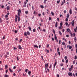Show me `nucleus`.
<instances>
[{
    "label": "nucleus",
    "instance_id": "nucleus-1",
    "mask_svg": "<svg viewBox=\"0 0 77 77\" xmlns=\"http://www.w3.org/2000/svg\"><path fill=\"white\" fill-rule=\"evenodd\" d=\"M18 15V17H20L21 16V11L20 9H19L18 10H17Z\"/></svg>",
    "mask_w": 77,
    "mask_h": 77
},
{
    "label": "nucleus",
    "instance_id": "nucleus-2",
    "mask_svg": "<svg viewBox=\"0 0 77 77\" xmlns=\"http://www.w3.org/2000/svg\"><path fill=\"white\" fill-rule=\"evenodd\" d=\"M49 63H47V64H45V69H46V68H48V66Z\"/></svg>",
    "mask_w": 77,
    "mask_h": 77
},
{
    "label": "nucleus",
    "instance_id": "nucleus-3",
    "mask_svg": "<svg viewBox=\"0 0 77 77\" xmlns=\"http://www.w3.org/2000/svg\"><path fill=\"white\" fill-rule=\"evenodd\" d=\"M66 2H65V0H64L62 2V3H61V6H62L64 4V3H65Z\"/></svg>",
    "mask_w": 77,
    "mask_h": 77
},
{
    "label": "nucleus",
    "instance_id": "nucleus-4",
    "mask_svg": "<svg viewBox=\"0 0 77 77\" xmlns=\"http://www.w3.org/2000/svg\"><path fill=\"white\" fill-rule=\"evenodd\" d=\"M68 75L70 76H72V72H69L68 73Z\"/></svg>",
    "mask_w": 77,
    "mask_h": 77
},
{
    "label": "nucleus",
    "instance_id": "nucleus-5",
    "mask_svg": "<svg viewBox=\"0 0 77 77\" xmlns=\"http://www.w3.org/2000/svg\"><path fill=\"white\" fill-rule=\"evenodd\" d=\"M74 20H73L72 21V25L73 27H74Z\"/></svg>",
    "mask_w": 77,
    "mask_h": 77
},
{
    "label": "nucleus",
    "instance_id": "nucleus-6",
    "mask_svg": "<svg viewBox=\"0 0 77 77\" xmlns=\"http://www.w3.org/2000/svg\"><path fill=\"white\" fill-rule=\"evenodd\" d=\"M10 72H13V70H12V69H11V68H9V69Z\"/></svg>",
    "mask_w": 77,
    "mask_h": 77
},
{
    "label": "nucleus",
    "instance_id": "nucleus-7",
    "mask_svg": "<svg viewBox=\"0 0 77 77\" xmlns=\"http://www.w3.org/2000/svg\"><path fill=\"white\" fill-rule=\"evenodd\" d=\"M18 47L19 49H20V50H21V49H22V47H21V46L20 45H18Z\"/></svg>",
    "mask_w": 77,
    "mask_h": 77
},
{
    "label": "nucleus",
    "instance_id": "nucleus-8",
    "mask_svg": "<svg viewBox=\"0 0 77 77\" xmlns=\"http://www.w3.org/2000/svg\"><path fill=\"white\" fill-rule=\"evenodd\" d=\"M77 26H76V28H75L74 29V31L75 32H77Z\"/></svg>",
    "mask_w": 77,
    "mask_h": 77
},
{
    "label": "nucleus",
    "instance_id": "nucleus-9",
    "mask_svg": "<svg viewBox=\"0 0 77 77\" xmlns=\"http://www.w3.org/2000/svg\"><path fill=\"white\" fill-rule=\"evenodd\" d=\"M33 46L34 47H35V48H38V46H37V45H34Z\"/></svg>",
    "mask_w": 77,
    "mask_h": 77
},
{
    "label": "nucleus",
    "instance_id": "nucleus-10",
    "mask_svg": "<svg viewBox=\"0 0 77 77\" xmlns=\"http://www.w3.org/2000/svg\"><path fill=\"white\" fill-rule=\"evenodd\" d=\"M57 63V62H56L54 64V68H55V66H56V64Z\"/></svg>",
    "mask_w": 77,
    "mask_h": 77
},
{
    "label": "nucleus",
    "instance_id": "nucleus-11",
    "mask_svg": "<svg viewBox=\"0 0 77 77\" xmlns=\"http://www.w3.org/2000/svg\"><path fill=\"white\" fill-rule=\"evenodd\" d=\"M55 26V27H57V26H58L57 22H56Z\"/></svg>",
    "mask_w": 77,
    "mask_h": 77
},
{
    "label": "nucleus",
    "instance_id": "nucleus-12",
    "mask_svg": "<svg viewBox=\"0 0 77 77\" xmlns=\"http://www.w3.org/2000/svg\"><path fill=\"white\" fill-rule=\"evenodd\" d=\"M69 31H70V29L69 28H68L67 29L66 32H67L68 33V32H69Z\"/></svg>",
    "mask_w": 77,
    "mask_h": 77
},
{
    "label": "nucleus",
    "instance_id": "nucleus-13",
    "mask_svg": "<svg viewBox=\"0 0 77 77\" xmlns=\"http://www.w3.org/2000/svg\"><path fill=\"white\" fill-rule=\"evenodd\" d=\"M72 10H71V9H70L69 10V14H70V15H71L72 14Z\"/></svg>",
    "mask_w": 77,
    "mask_h": 77
},
{
    "label": "nucleus",
    "instance_id": "nucleus-14",
    "mask_svg": "<svg viewBox=\"0 0 77 77\" xmlns=\"http://www.w3.org/2000/svg\"><path fill=\"white\" fill-rule=\"evenodd\" d=\"M25 13L26 14H29V11H25Z\"/></svg>",
    "mask_w": 77,
    "mask_h": 77
},
{
    "label": "nucleus",
    "instance_id": "nucleus-15",
    "mask_svg": "<svg viewBox=\"0 0 77 77\" xmlns=\"http://www.w3.org/2000/svg\"><path fill=\"white\" fill-rule=\"evenodd\" d=\"M69 14H67L66 18H69Z\"/></svg>",
    "mask_w": 77,
    "mask_h": 77
},
{
    "label": "nucleus",
    "instance_id": "nucleus-16",
    "mask_svg": "<svg viewBox=\"0 0 77 77\" xmlns=\"http://www.w3.org/2000/svg\"><path fill=\"white\" fill-rule=\"evenodd\" d=\"M9 9H10V7L9 6H8L7 7V10H9Z\"/></svg>",
    "mask_w": 77,
    "mask_h": 77
},
{
    "label": "nucleus",
    "instance_id": "nucleus-17",
    "mask_svg": "<svg viewBox=\"0 0 77 77\" xmlns=\"http://www.w3.org/2000/svg\"><path fill=\"white\" fill-rule=\"evenodd\" d=\"M74 40L75 41V42H76L77 41V38L76 37H75L74 38Z\"/></svg>",
    "mask_w": 77,
    "mask_h": 77
},
{
    "label": "nucleus",
    "instance_id": "nucleus-18",
    "mask_svg": "<svg viewBox=\"0 0 77 77\" xmlns=\"http://www.w3.org/2000/svg\"><path fill=\"white\" fill-rule=\"evenodd\" d=\"M63 29V26H60L59 27V29Z\"/></svg>",
    "mask_w": 77,
    "mask_h": 77
},
{
    "label": "nucleus",
    "instance_id": "nucleus-19",
    "mask_svg": "<svg viewBox=\"0 0 77 77\" xmlns=\"http://www.w3.org/2000/svg\"><path fill=\"white\" fill-rule=\"evenodd\" d=\"M26 33H27V35H30V32H29L27 31Z\"/></svg>",
    "mask_w": 77,
    "mask_h": 77
},
{
    "label": "nucleus",
    "instance_id": "nucleus-20",
    "mask_svg": "<svg viewBox=\"0 0 77 77\" xmlns=\"http://www.w3.org/2000/svg\"><path fill=\"white\" fill-rule=\"evenodd\" d=\"M9 75H7V74H5V75L4 76V77H8Z\"/></svg>",
    "mask_w": 77,
    "mask_h": 77
},
{
    "label": "nucleus",
    "instance_id": "nucleus-21",
    "mask_svg": "<svg viewBox=\"0 0 77 77\" xmlns=\"http://www.w3.org/2000/svg\"><path fill=\"white\" fill-rule=\"evenodd\" d=\"M24 36H27V32H25L24 33Z\"/></svg>",
    "mask_w": 77,
    "mask_h": 77
},
{
    "label": "nucleus",
    "instance_id": "nucleus-22",
    "mask_svg": "<svg viewBox=\"0 0 77 77\" xmlns=\"http://www.w3.org/2000/svg\"><path fill=\"white\" fill-rule=\"evenodd\" d=\"M72 46H70L69 47V48L70 50H71V49H72Z\"/></svg>",
    "mask_w": 77,
    "mask_h": 77
},
{
    "label": "nucleus",
    "instance_id": "nucleus-23",
    "mask_svg": "<svg viewBox=\"0 0 77 77\" xmlns=\"http://www.w3.org/2000/svg\"><path fill=\"white\" fill-rule=\"evenodd\" d=\"M28 74L29 75H30V74H31V71H29V72H28Z\"/></svg>",
    "mask_w": 77,
    "mask_h": 77
},
{
    "label": "nucleus",
    "instance_id": "nucleus-24",
    "mask_svg": "<svg viewBox=\"0 0 77 77\" xmlns=\"http://www.w3.org/2000/svg\"><path fill=\"white\" fill-rule=\"evenodd\" d=\"M59 33L60 34V35H61V36L62 35V32H61L59 31Z\"/></svg>",
    "mask_w": 77,
    "mask_h": 77
},
{
    "label": "nucleus",
    "instance_id": "nucleus-25",
    "mask_svg": "<svg viewBox=\"0 0 77 77\" xmlns=\"http://www.w3.org/2000/svg\"><path fill=\"white\" fill-rule=\"evenodd\" d=\"M45 51H46V52H47L48 53H49V50H47V49H46L45 50Z\"/></svg>",
    "mask_w": 77,
    "mask_h": 77
},
{
    "label": "nucleus",
    "instance_id": "nucleus-26",
    "mask_svg": "<svg viewBox=\"0 0 77 77\" xmlns=\"http://www.w3.org/2000/svg\"><path fill=\"white\" fill-rule=\"evenodd\" d=\"M65 24L66 25V26H67L68 25V22H66L65 23Z\"/></svg>",
    "mask_w": 77,
    "mask_h": 77
},
{
    "label": "nucleus",
    "instance_id": "nucleus-27",
    "mask_svg": "<svg viewBox=\"0 0 77 77\" xmlns=\"http://www.w3.org/2000/svg\"><path fill=\"white\" fill-rule=\"evenodd\" d=\"M20 21V16H18V21Z\"/></svg>",
    "mask_w": 77,
    "mask_h": 77
},
{
    "label": "nucleus",
    "instance_id": "nucleus-28",
    "mask_svg": "<svg viewBox=\"0 0 77 77\" xmlns=\"http://www.w3.org/2000/svg\"><path fill=\"white\" fill-rule=\"evenodd\" d=\"M51 14L53 16L54 15V13H53V12H51Z\"/></svg>",
    "mask_w": 77,
    "mask_h": 77
},
{
    "label": "nucleus",
    "instance_id": "nucleus-29",
    "mask_svg": "<svg viewBox=\"0 0 77 77\" xmlns=\"http://www.w3.org/2000/svg\"><path fill=\"white\" fill-rule=\"evenodd\" d=\"M15 19H17L18 18V15H15Z\"/></svg>",
    "mask_w": 77,
    "mask_h": 77
},
{
    "label": "nucleus",
    "instance_id": "nucleus-30",
    "mask_svg": "<svg viewBox=\"0 0 77 77\" xmlns=\"http://www.w3.org/2000/svg\"><path fill=\"white\" fill-rule=\"evenodd\" d=\"M28 71H29V69H26L25 70V72H27Z\"/></svg>",
    "mask_w": 77,
    "mask_h": 77
},
{
    "label": "nucleus",
    "instance_id": "nucleus-31",
    "mask_svg": "<svg viewBox=\"0 0 77 77\" xmlns=\"http://www.w3.org/2000/svg\"><path fill=\"white\" fill-rule=\"evenodd\" d=\"M8 65H6L5 66V69H8Z\"/></svg>",
    "mask_w": 77,
    "mask_h": 77
},
{
    "label": "nucleus",
    "instance_id": "nucleus-32",
    "mask_svg": "<svg viewBox=\"0 0 77 77\" xmlns=\"http://www.w3.org/2000/svg\"><path fill=\"white\" fill-rule=\"evenodd\" d=\"M60 65L61 66H63V63H61Z\"/></svg>",
    "mask_w": 77,
    "mask_h": 77
},
{
    "label": "nucleus",
    "instance_id": "nucleus-33",
    "mask_svg": "<svg viewBox=\"0 0 77 77\" xmlns=\"http://www.w3.org/2000/svg\"><path fill=\"white\" fill-rule=\"evenodd\" d=\"M40 7L41 8H42L43 9L44 8V6H43V5H40Z\"/></svg>",
    "mask_w": 77,
    "mask_h": 77
},
{
    "label": "nucleus",
    "instance_id": "nucleus-34",
    "mask_svg": "<svg viewBox=\"0 0 77 77\" xmlns=\"http://www.w3.org/2000/svg\"><path fill=\"white\" fill-rule=\"evenodd\" d=\"M60 0H58V1H57V3H60Z\"/></svg>",
    "mask_w": 77,
    "mask_h": 77
},
{
    "label": "nucleus",
    "instance_id": "nucleus-35",
    "mask_svg": "<svg viewBox=\"0 0 77 77\" xmlns=\"http://www.w3.org/2000/svg\"><path fill=\"white\" fill-rule=\"evenodd\" d=\"M55 39V40L57 39V37L56 36V34L55 35V37H54Z\"/></svg>",
    "mask_w": 77,
    "mask_h": 77
},
{
    "label": "nucleus",
    "instance_id": "nucleus-36",
    "mask_svg": "<svg viewBox=\"0 0 77 77\" xmlns=\"http://www.w3.org/2000/svg\"><path fill=\"white\" fill-rule=\"evenodd\" d=\"M60 26H62V25H63V24L61 22L60 23Z\"/></svg>",
    "mask_w": 77,
    "mask_h": 77
},
{
    "label": "nucleus",
    "instance_id": "nucleus-37",
    "mask_svg": "<svg viewBox=\"0 0 77 77\" xmlns=\"http://www.w3.org/2000/svg\"><path fill=\"white\" fill-rule=\"evenodd\" d=\"M5 18H8V15H6L5 16Z\"/></svg>",
    "mask_w": 77,
    "mask_h": 77
},
{
    "label": "nucleus",
    "instance_id": "nucleus-38",
    "mask_svg": "<svg viewBox=\"0 0 77 77\" xmlns=\"http://www.w3.org/2000/svg\"><path fill=\"white\" fill-rule=\"evenodd\" d=\"M51 20V17H49V21H50V20Z\"/></svg>",
    "mask_w": 77,
    "mask_h": 77
},
{
    "label": "nucleus",
    "instance_id": "nucleus-39",
    "mask_svg": "<svg viewBox=\"0 0 77 77\" xmlns=\"http://www.w3.org/2000/svg\"><path fill=\"white\" fill-rule=\"evenodd\" d=\"M23 6L24 7V8H26V4H24Z\"/></svg>",
    "mask_w": 77,
    "mask_h": 77
},
{
    "label": "nucleus",
    "instance_id": "nucleus-40",
    "mask_svg": "<svg viewBox=\"0 0 77 77\" xmlns=\"http://www.w3.org/2000/svg\"><path fill=\"white\" fill-rule=\"evenodd\" d=\"M28 28H29V30H30V31H31V28L29 26V27H28Z\"/></svg>",
    "mask_w": 77,
    "mask_h": 77
},
{
    "label": "nucleus",
    "instance_id": "nucleus-41",
    "mask_svg": "<svg viewBox=\"0 0 77 77\" xmlns=\"http://www.w3.org/2000/svg\"><path fill=\"white\" fill-rule=\"evenodd\" d=\"M53 32H54V34H55V31L54 29H53Z\"/></svg>",
    "mask_w": 77,
    "mask_h": 77
},
{
    "label": "nucleus",
    "instance_id": "nucleus-42",
    "mask_svg": "<svg viewBox=\"0 0 77 77\" xmlns=\"http://www.w3.org/2000/svg\"><path fill=\"white\" fill-rule=\"evenodd\" d=\"M64 58H65V60H66L67 59V56L65 57Z\"/></svg>",
    "mask_w": 77,
    "mask_h": 77
},
{
    "label": "nucleus",
    "instance_id": "nucleus-43",
    "mask_svg": "<svg viewBox=\"0 0 77 77\" xmlns=\"http://www.w3.org/2000/svg\"><path fill=\"white\" fill-rule=\"evenodd\" d=\"M36 30V29H33V32H35V31Z\"/></svg>",
    "mask_w": 77,
    "mask_h": 77
},
{
    "label": "nucleus",
    "instance_id": "nucleus-44",
    "mask_svg": "<svg viewBox=\"0 0 77 77\" xmlns=\"http://www.w3.org/2000/svg\"><path fill=\"white\" fill-rule=\"evenodd\" d=\"M24 4L25 5H26L27 4V2L26 1H25L24 2Z\"/></svg>",
    "mask_w": 77,
    "mask_h": 77
},
{
    "label": "nucleus",
    "instance_id": "nucleus-45",
    "mask_svg": "<svg viewBox=\"0 0 77 77\" xmlns=\"http://www.w3.org/2000/svg\"><path fill=\"white\" fill-rule=\"evenodd\" d=\"M68 60H66V63H68Z\"/></svg>",
    "mask_w": 77,
    "mask_h": 77
},
{
    "label": "nucleus",
    "instance_id": "nucleus-46",
    "mask_svg": "<svg viewBox=\"0 0 77 77\" xmlns=\"http://www.w3.org/2000/svg\"><path fill=\"white\" fill-rule=\"evenodd\" d=\"M8 69H7L6 70V71L5 72L6 74H7V73H8Z\"/></svg>",
    "mask_w": 77,
    "mask_h": 77
},
{
    "label": "nucleus",
    "instance_id": "nucleus-47",
    "mask_svg": "<svg viewBox=\"0 0 77 77\" xmlns=\"http://www.w3.org/2000/svg\"><path fill=\"white\" fill-rule=\"evenodd\" d=\"M68 18H67L66 19V21H68Z\"/></svg>",
    "mask_w": 77,
    "mask_h": 77
},
{
    "label": "nucleus",
    "instance_id": "nucleus-48",
    "mask_svg": "<svg viewBox=\"0 0 77 77\" xmlns=\"http://www.w3.org/2000/svg\"><path fill=\"white\" fill-rule=\"evenodd\" d=\"M17 19H15V22H17Z\"/></svg>",
    "mask_w": 77,
    "mask_h": 77
},
{
    "label": "nucleus",
    "instance_id": "nucleus-49",
    "mask_svg": "<svg viewBox=\"0 0 77 77\" xmlns=\"http://www.w3.org/2000/svg\"><path fill=\"white\" fill-rule=\"evenodd\" d=\"M69 71H71V70H72V69L70 68L69 69Z\"/></svg>",
    "mask_w": 77,
    "mask_h": 77
},
{
    "label": "nucleus",
    "instance_id": "nucleus-50",
    "mask_svg": "<svg viewBox=\"0 0 77 77\" xmlns=\"http://www.w3.org/2000/svg\"><path fill=\"white\" fill-rule=\"evenodd\" d=\"M60 42H61V41L60 40L59 42V44H60Z\"/></svg>",
    "mask_w": 77,
    "mask_h": 77
},
{
    "label": "nucleus",
    "instance_id": "nucleus-51",
    "mask_svg": "<svg viewBox=\"0 0 77 77\" xmlns=\"http://www.w3.org/2000/svg\"><path fill=\"white\" fill-rule=\"evenodd\" d=\"M17 60H19V58H18V57L17 56Z\"/></svg>",
    "mask_w": 77,
    "mask_h": 77
},
{
    "label": "nucleus",
    "instance_id": "nucleus-52",
    "mask_svg": "<svg viewBox=\"0 0 77 77\" xmlns=\"http://www.w3.org/2000/svg\"><path fill=\"white\" fill-rule=\"evenodd\" d=\"M75 33H73V36H74V37H75Z\"/></svg>",
    "mask_w": 77,
    "mask_h": 77
},
{
    "label": "nucleus",
    "instance_id": "nucleus-53",
    "mask_svg": "<svg viewBox=\"0 0 77 77\" xmlns=\"http://www.w3.org/2000/svg\"><path fill=\"white\" fill-rule=\"evenodd\" d=\"M2 19L1 18H0V23H2Z\"/></svg>",
    "mask_w": 77,
    "mask_h": 77
},
{
    "label": "nucleus",
    "instance_id": "nucleus-54",
    "mask_svg": "<svg viewBox=\"0 0 77 77\" xmlns=\"http://www.w3.org/2000/svg\"><path fill=\"white\" fill-rule=\"evenodd\" d=\"M65 42H63V43H62V45H65Z\"/></svg>",
    "mask_w": 77,
    "mask_h": 77
},
{
    "label": "nucleus",
    "instance_id": "nucleus-55",
    "mask_svg": "<svg viewBox=\"0 0 77 77\" xmlns=\"http://www.w3.org/2000/svg\"><path fill=\"white\" fill-rule=\"evenodd\" d=\"M58 53V54L59 55V56H60V52H57Z\"/></svg>",
    "mask_w": 77,
    "mask_h": 77
},
{
    "label": "nucleus",
    "instance_id": "nucleus-56",
    "mask_svg": "<svg viewBox=\"0 0 77 77\" xmlns=\"http://www.w3.org/2000/svg\"><path fill=\"white\" fill-rule=\"evenodd\" d=\"M75 59H77V56L75 55Z\"/></svg>",
    "mask_w": 77,
    "mask_h": 77
},
{
    "label": "nucleus",
    "instance_id": "nucleus-57",
    "mask_svg": "<svg viewBox=\"0 0 77 77\" xmlns=\"http://www.w3.org/2000/svg\"><path fill=\"white\" fill-rule=\"evenodd\" d=\"M59 48H57V52H59Z\"/></svg>",
    "mask_w": 77,
    "mask_h": 77
},
{
    "label": "nucleus",
    "instance_id": "nucleus-58",
    "mask_svg": "<svg viewBox=\"0 0 77 77\" xmlns=\"http://www.w3.org/2000/svg\"><path fill=\"white\" fill-rule=\"evenodd\" d=\"M14 32L16 33H17V32H18V31H17V30H15Z\"/></svg>",
    "mask_w": 77,
    "mask_h": 77
},
{
    "label": "nucleus",
    "instance_id": "nucleus-59",
    "mask_svg": "<svg viewBox=\"0 0 77 77\" xmlns=\"http://www.w3.org/2000/svg\"><path fill=\"white\" fill-rule=\"evenodd\" d=\"M62 32H65V29H63L62 30Z\"/></svg>",
    "mask_w": 77,
    "mask_h": 77
},
{
    "label": "nucleus",
    "instance_id": "nucleus-60",
    "mask_svg": "<svg viewBox=\"0 0 77 77\" xmlns=\"http://www.w3.org/2000/svg\"><path fill=\"white\" fill-rule=\"evenodd\" d=\"M52 66V65L50 64V66L49 67V68H51Z\"/></svg>",
    "mask_w": 77,
    "mask_h": 77
},
{
    "label": "nucleus",
    "instance_id": "nucleus-61",
    "mask_svg": "<svg viewBox=\"0 0 77 77\" xmlns=\"http://www.w3.org/2000/svg\"><path fill=\"white\" fill-rule=\"evenodd\" d=\"M75 10L77 11V8L76 7H75Z\"/></svg>",
    "mask_w": 77,
    "mask_h": 77
},
{
    "label": "nucleus",
    "instance_id": "nucleus-62",
    "mask_svg": "<svg viewBox=\"0 0 77 77\" xmlns=\"http://www.w3.org/2000/svg\"><path fill=\"white\" fill-rule=\"evenodd\" d=\"M22 39H20L19 41L20 42H21L22 41Z\"/></svg>",
    "mask_w": 77,
    "mask_h": 77
},
{
    "label": "nucleus",
    "instance_id": "nucleus-63",
    "mask_svg": "<svg viewBox=\"0 0 77 77\" xmlns=\"http://www.w3.org/2000/svg\"><path fill=\"white\" fill-rule=\"evenodd\" d=\"M75 48H77V44H75Z\"/></svg>",
    "mask_w": 77,
    "mask_h": 77
},
{
    "label": "nucleus",
    "instance_id": "nucleus-64",
    "mask_svg": "<svg viewBox=\"0 0 77 77\" xmlns=\"http://www.w3.org/2000/svg\"><path fill=\"white\" fill-rule=\"evenodd\" d=\"M57 77H59V74H57Z\"/></svg>",
    "mask_w": 77,
    "mask_h": 77
}]
</instances>
